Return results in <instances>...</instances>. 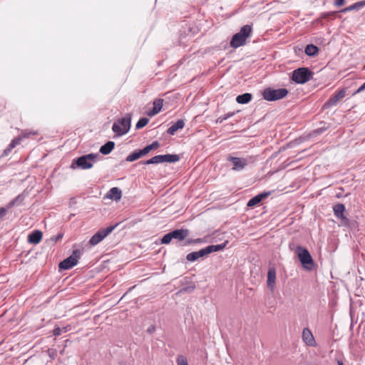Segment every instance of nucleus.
<instances>
[{"mask_svg":"<svg viewBox=\"0 0 365 365\" xmlns=\"http://www.w3.org/2000/svg\"><path fill=\"white\" fill-rule=\"evenodd\" d=\"M98 154L90 153L88 155H82L77 159H73L71 168L75 170L81 168L82 170L90 169L93 167V163L96 161Z\"/></svg>","mask_w":365,"mask_h":365,"instance_id":"nucleus-1","label":"nucleus"},{"mask_svg":"<svg viewBox=\"0 0 365 365\" xmlns=\"http://www.w3.org/2000/svg\"><path fill=\"white\" fill-rule=\"evenodd\" d=\"M227 242L216 245H209L205 248H202L197 252H192L187 255L186 259L189 262H194L200 257H204L207 255L214 252L222 250L226 246Z\"/></svg>","mask_w":365,"mask_h":365,"instance_id":"nucleus-2","label":"nucleus"},{"mask_svg":"<svg viewBox=\"0 0 365 365\" xmlns=\"http://www.w3.org/2000/svg\"><path fill=\"white\" fill-rule=\"evenodd\" d=\"M252 32V28L250 25L243 26L240 31L235 34L230 41V46L237 48L246 43V39L250 36Z\"/></svg>","mask_w":365,"mask_h":365,"instance_id":"nucleus-3","label":"nucleus"},{"mask_svg":"<svg viewBox=\"0 0 365 365\" xmlns=\"http://www.w3.org/2000/svg\"><path fill=\"white\" fill-rule=\"evenodd\" d=\"M131 115L127 114L124 118L117 120L113 125L112 130L118 135L122 136L130 128Z\"/></svg>","mask_w":365,"mask_h":365,"instance_id":"nucleus-4","label":"nucleus"},{"mask_svg":"<svg viewBox=\"0 0 365 365\" xmlns=\"http://www.w3.org/2000/svg\"><path fill=\"white\" fill-rule=\"evenodd\" d=\"M295 253L304 269L308 270L312 269L314 263L307 249L302 246H297L295 250Z\"/></svg>","mask_w":365,"mask_h":365,"instance_id":"nucleus-5","label":"nucleus"},{"mask_svg":"<svg viewBox=\"0 0 365 365\" xmlns=\"http://www.w3.org/2000/svg\"><path fill=\"white\" fill-rule=\"evenodd\" d=\"M288 93L286 88H266L262 92L263 98L268 101H274L284 98Z\"/></svg>","mask_w":365,"mask_h":365,"instance_id":"nucleus-6","label":"nucleus"},{"mask_svg":"<svg viewBox=\"0 0 365 365\" xmlns=\"http://www.w3.org/2000/svg\"><path fill=\"white\" fill-rule=\"evenodd\" d=\"M312 75V73L308 68L302 67L293 71L292 79L297 83L303 84L310 80Z\"/></svg>","mask_w":365,"mask_h":365,"instance_id":"nucleus-7","label":"nucleus"},{"mask_svg":"<svg viewBox=\"0 0 365 365\" xmlns=\"http://www.w3.org/2000/svg\"><path fill=\"white\" fill-rule=\"evenodd\" d=\"M118 224H115L113 226L108 227L102 229L97 232L91 239L89 243L91 245H96L101 242L106 237H107L113 230L118 226Z\"/></svg>","mask_w":365,"mask_h":365,"instance_id":"nucleus-8","label":"nucleus"},{"mask_svg":"<svg viewBox=\"0 0 365 365\" xmlns=\"http://www.w3.org/2000/svg\"><path fill=\"white\" fill-rule=\"evenodd\" d=\"M80 257V251L76 250L73 252L72 255L63 260L59 264V269L62 270H67L74 267Z\"/></svg>","mask_w":365,"mask_h":365,"instance_id":"nucleus-9","label":"nucleus"},{"mask_svg":"<svg viewBox=\"0 0 365 365\" xmlns=\"http://www.w3.org/2000/svg\"><path fill=\"white\" fill-rule=\"evenodd\" d=\"M227 160L232 163V170L235 171H241L247 165V160L245 158L229 156Z\"/></svg>","mask_w":365,"mask_h":365,"instance_id":"nucleus-10","label":"nucleus"},{"mask_svg":"<svg viewBox=\"0 0 365 365\" xmlns=\"http://www.w3.org/2000/svg\"><path fill=\"white\" fill-rule=\"evenodd\" d=\"M346 95V91L344 89H341L338 91L337 93L331 97L324 104V108H329L334 106H336L337 103L342 99Z\"/></svg>","mask_w":365,"mask_h":365,"instance_id":"nucleus-11","label":"nucleus"},{"mask_svg":"<svg viewBox=\"0 0 365 365\" xmlns=\"http://www.w3.org/2000/svg\"><path fill=\"white\" fill-rule=\"evenodd\" d=\"M345 207L343 204H337L334 207V213L335 216L341 220L344 225H347L349 220L344 216Z\"/></svg>","mask_w":365,"mask_h":365,"instance_id":"nucleus-12","label":"nucleus"},{"mask_svg":"<svg viewBox=\"0 0 365 365\" xmlns=\"http://www.w3.org/2000/svg\"><path fill=\"white\" fill-rule=\"evenodd\" d=\"M302 339L304 342L309 346H316L314 337L310 329L307 327L304 328L302 331Z\"/></svg>","mask_w":365,"mask_h":365,"instance_id":"nucleus-13","label":"nucleus"},{"mask_svg":"<svg viewBox=\"0 0 365 365\" xmlns=\"http://www.w3.org/2000/svg\"><path fill=\"white\" fill-rule=\"evenodd\" d=\"M158 163H175L180 160V156L176 154H166L156 155Z\"/></svg>","mask_w":365,"mask_h":365,"instance_id":"nucleus-14","label":"nucleus"},{"mask_svg":"<svg viewBox=\"0 0 365 365\" xmlns=\"http://www.w3.org/2000/svg\"><path fill=\"white\" fill-rule=\"evenodd\" d=\"M170 232L172 238L179 241L184 240L189 235V230L185 229H178Z\"/></svg>","mask_w":365,"mask_h":365,"instance_id":"nucleus-15","label":"nucleus"},{"mask_svg":"<svg viewBox=\"0 0 365 365\" xmlns=\"http://www.w3.org/2000/svg\"><path fill=\"white\" fill-rule=\"evenodd\" d=\"M122 197V191L117 187H112L106 194V197L115 201H119Z\"/></svg>","mask_w":365,"mask_h":365,"instance_id":"nucleus-16","label":"nucleus"},{"mask_svg":"<svg viewBox=\"0 0 365 365\" xmlns=\"http://www.w3.org/2000/svg\"><path fill=\"white\" fill-rule=\"evenodd\" d=\"M163 104V99H156L153 102V108L152 110L148 111V115L149 116H153L156 114H158L162 109Z\"/></svg>","mask_w":365,"mask_h":365,"instance_id":"nucleus-17","label":"nucleus"},{"mask_svg":"<svg viewBox=\"0 0 365 365\" xmlns=\"http://www.w3.org/2000/svg\"><path fill=\"white\" fill-rule=\"evenodd\" d=\"M42 239V232L39 230L32 232L28 236V242L31 244L36 245L41 242Z\"/></svg>","mask_w":365,"mask_h":365,"instance_id":"nucleus-18","label":"nucleus"},{"mask_svg":"<svg viewBox=\"0 0 365 365\" xmlns=\"http://www.w3.org/2000/svg\"><path fill=\"white\" fill-rule=\"evenodd\" d=\"M185 126L183 120H178L173 125H172L167 130L168 133L173 135L179 129H182Z\"/></svg>","mask_w":365,"mask_h":365,"instance_id":"nucleus-19","label":"nucleus"},{"mask_svg":"<svg viewBox=\"0 0 365 365\" xmlns=\"http://www.w3.org/2000/svg\"><path fill=\"white\" fill-rule=\"evenodd\" d=\"M115 143L113 141H108L106 144L100 148V152L103 155L109 154L114 148Z\"/></svg>","mask_w":365,"mask_h":365,"instance_id":"nucleus-20","label":"nucleus"},{"mask_svg":"<svg viewBox=\"0 0 365 365\" xmlns=\"http://www.w3.org/2000/svg\"><path fill=\"white\" fill-rule=\"evenodd\" d=\"M21 140V137L19 136L18 138H15L9 145L8 148L4 150V155H7L13 148H14L16 145H19Z\"/></svg>","mask_w":365,"mask_h":365,"instance_id":"nucleus-21","label":"nucleus"},{"mask_svg":"<svg viewBox=\"0 0 365 365\" xmlns=\"http://www.w3.org/2000/svg\"><path fill=\"white\" fill-rule=\"evenodd\" d=\"M275 279V271L273 269H269L267 273V287L271 289H272L274 286Z\"/></svg>","mask_w":365,"mask_h":365,"instance_id":"nucleus-22","label":"nucleus"},{"mask_svg":"<svg viewBox=\"0 0 365 365\" xmlns=\"http://www.w3.org/2000/svg\"><path fill=\"white\" fill-rule=\"evenodd\" d=\"M252 100V94L249 93H245L242 95H239L237 98L236 101L240 104H245L249 103Z\"/></svg>","mask_w":365,"mask_h":365,"instance_id":"nucleus-23","label":"nucleus"},{"mask_svg":"<svg viewBox=\"0 0 365 365\" xmlns=\"http://www.w3.org/2000/svg\"><path fill=\"white\" fill-rule=\"evenodd\" d=\"M319 51V48L314 44H309L306 46L304 52L309 56H314Z\"/></svg>","mask_w":365,"mask_h":365,"instance_id":"nucleus-24","label":"nucleus"},{"mask_svg":"<svg viewBox=\"0 0 365 365\" xmlns=\"http://www.w3.org/2000/svg\"><path fill=\"white\" fill-rule=\"evenodd\" d=\"M364 6H365V0L356 2V3L352 4V5L349 6H347L346 8L343 9L342 11L343 12L350 11H352V10H354V9L359 10V9H361Z\"/></svg>","mask_w":365,"mask_h":365,"instance_id":"nucleus-25","label":"nucleus"},{"mask_svg":"<svg viewBox=\"0 0 365 365\" xmlns=\"http://www.w3.org/2000/svg\"><path fill=\"white\" fill-rule=\"evenodd\" d=\"M141 154L139 150H135L130 155H128L126 158V161L128 162H133L138 159H139L141 157Z\"/></svg>","mask_w":365,"mask_h":365,"instance_id":"nucleus-26","label":"nucleus"},{"mask_svg":"<svg viewBox=\"0 0 365 365\" xmlns=\"http://www.w3.org/2000/svg\"><path fill=\"white\" fill-rule=\"evenodd\" d=\"M359 304V305H361V302L359 300V302H355L354 300H353V298H350V309H349V314H350V316L352 317V316L354 314V313L356 312V304Z\"/></svg>","mask_w":365,"mask_h":365,"instance_id":"nucleus-27","label":"nucleus"},{"mask_svg":"<svg viewBox=\"0 0 365 365\" xmlns=\"http://www.w3.org/2000/svg\"><path fill=\"white\" fill-rule=\"evenodd\" d=\"M149 122V119L147 118H141L136 123V129H140L145 127Z\"/></svg>","mask_w":365,"mask_h":365,"instance_id":"nucleus-28","label":"nucleus"},{"mask_svg":"<svg viewBox=\"0 0 365 365\" xmlns=\"http://www.w3.org/2000/svg\"><path fill=\"white\" fill-rule=\"evenodd\" d=\"M260 202H261V200H259V197L257 195H256V196L253 197L252 198H251L248 201L247 205L248 207H253V206L259 204Z\"/></svg>","mask_w":365,"mask_h":365,"instance_id":"nucleus-29","label":"nucleus"},{"mask_svg":"<svg viewBox=\"0 0 365 365\" xmlns=\"http://www.w3.org/2000/svg\"><path fill=\"white\" fill-rule=\"evenodd\" d=\"M37 134H38L37 131H31V130L29 131L27 130H25L21 132L20 137H21V139H22V138H29L31 135H36Z\"/></svg>","mask_w":365,"mask_h":365,"instance_id":"nucleus-30","label":"nucleus"},{"mask_svg":"<svg viewBox=\"0 0 365 365\" xmlns=\"http://www.w3.org/2000/svg\"><path fill=\"white\" fill-rule=\"evenodd\" d=\"M172 240H173V238H172L171 232H169V233L165 235L162 237L161 243L167 245V244H169L171 242Z\"/></svg>","mask_w":365,"mask_h":365,"instance_id":"nucleus-31","label":"nucleus"},{"mask_svg":"<svg viewBox=\"0 0 365 365\" xmlns=\"http://www.w3.org/2000/svg\"><path fill=\"white\" fill-rule=\"evenodd\" d=\"M141 163L143 165L158 164V158H156V155L153 157L152 158L148 160H145V161H143V162H141Z\"/></svg>","mask_w":365,"mask_h":365,"instance_id":"nucleus-32","label":"nucleus"},{"mask_svg":"<svg viewBox=\"0 0 365 365\" xmlns=\"http://www.w3.org/2000/svg\"><path fill=\"white\" fill-rule=\"evenodd\" d=\"M234 115V113H229L227 114H225V115L223 116H220L217 118V123H222L224 120H227V118H229L230 117Z\"/></svg>","mask_w":365,"mask_h":365,"instance_id":"nucleus-33","label":"nucleus"},{"mask_svg":"<svg viewBox=\"0 0 365 365\" xmlns=\"http://www.w3.org/2000/svg\"><path fill=\"white\" fill-rule=\"evenodd\" d=\"M177 362L178 365H188L187 359L182 356L178 357Z\"/></svg>","mask_w":365,"mask_h":365,"instance_id":"nucleus-34","label":"nucleus"},{"mask_svg":"<svg viewBox=\"0 0 365 365\" xmlns=\"http://www.w3.org/2000/svg\"><path fill=\"white\" fill-rule=\"evenodd\" d=\"M63 237V234L59 233L57 235L52 236L50 239L53 243H56Z\"/></svg>","mask_w":365,"mask_h":365,"instance_id":"nucleus-35","label":"nucleus"},{"mask_svg":"<svg viewBox=\"0 0 365 365\" xmlns=\"http://www.w3.org/2000/svg\"><path fill=\"white\" fill-rule=\"evenodd\" d=\"M204 240L201 238H197V239H195L194 240H187V242H185V245H188L191 243H202L203 242Z\"/></svg>","mask_w":365,"mask_h":365,"instance_id":"nucleus-36","label":"nucleus"},{"mask_svg":"<svg viewBox=\"0 0 365 365\" xmlns=\"http://www.w3.org/2000/svg\"><path fill=\"white\" fill-rule=\"evenodd\" d=\"M150 150L157 149L159 147V143L158 141H153L150 145H148Z\"/></svg>","mask_w":365,"mask_h":365,"instance_id":"nucleus-37","label":"nucleus"},{"mask_svg":"<svg viewBox=\"0 0 365 365\" xmlns=\"http://www.w3.org/2000/svg\"><path fill=\"white\" fill-rule=\"evenodd\" d=\"M61 329L58 327H56L53 330V334L55 336H60L61 334Z\"/></svg>","mask_w":365,"mask_h":365,"instance_id":"nucleus-38","label":"nucleus"},{"mask_svg":"<svg viewBox=\"0 0 365 365\" xmlns=\"http://www.w3.org/2000/svg\"><path fill=\"white\" fill-rule=\"evenodd\" d=\"M269 195H270V192H264L257 195V196L259 197V200L262 201L263 199L266 198Z\"/></svg>","mask_w":365,"mask_h":365,"instance_id":"nucleus-39","label":"nucleus"},{"mask_svg":"<svg viewBox=\"0 0 365 365\" xmlns=\"http://www.w3.org/2000/svg\"><path fill=\"white\" fill-rule=\"evenodd\" d=\"M139 151H140L141 155L143 156V155L148 154L151 150H150L149 147L147 145L143 149L140 150Z\"/></svg>","mask_w":365,"mask_h":365,"instance_id":"nucleus-40","label":"nucleus"},{"mask_svg":"<svg viewBox=\"0 0 365 365\" xmlns=\"http://www.w3.org/2000/svg\"><path fill=\"white\" fill-rule=\"evenodd\" d=\"M7 210L4 207H0V220L6 215Z\"/></svg>","mask_w":365,"mask_h":365,"instance_id":"nucleus-41","label":"nucleus"},{"mask_svg":"<svg viewBox=\"0 0 365 365\" xmlns=\"http://www.w3.org/2000/svg\"><path fill=\"white\" fill-rule=\"evenodd\" d=\"M155 331V326L152 324L150 325L148 329H147V332L150 334H152L153 333H154Z\"/></svg>","mask_w":365,"mask_h":365,"instance_id":"nucleus-42","label":"nucleus"},{"mask_svg":"<svg viewBox=\"0 0 365 365\" xmlns=\"http://www.w3.org/2000/svg\"><path fill=\"white\" fill-rule=\"evenodd\" d=\"M365 90V82L356 90L355 93H360Z\"/></svg>","mask_w":365,"mask_h":365,"instance_id":"nucleus-43","label":"nucleus"},{"mask_svg":"<svg viewBox=\"0 0 365 365\" xmlns=\"http://www.w3.org/2000/svg\"><path fill=\"white\" fill-rule=\"evenodd\" d=\"M345 0H336L335 5L337 6H341L344 4Z\"/></svg>","mask_w":365,"mask_h":365,"instance_id":"nucleus-44","label":"nucleus"},{"mask_svg":"<svg viewBox=\"0 0 365 365\" xmlns=\"http://www.w3.org/2000/svg\"><path fill=\"white\" fill-rule=\"evenodd\" d=\"M324 131V129L323 128H319V129H317L314 132L317 134H320L322 133V132Z\"/></svg>","mask_w":365,"mask_h":365,"instance_id":"nucleus-45","label":"nucleus"},{"mask_svg":"<svg viewBox=\"0 0 365 365\" xmlns=\"http://www.w3.org/2000/svg\"><path fill=\"white\" fill-rule=\"evenodd\" d=\"M18 198H16L15 200H14L13 201H11L10 203H9V207H12L15 205L16 203V201L17 200Z\"/></svg>","mask_w":365,"mask_h":365,"instance_id":"nucleus-46","label":"nucleus"},{"mask_svg":"<svg viewBox=\"0 0 365 365\" xmlns=\"http://www.w3.org/2000/svg\"><path fill=\"white\" fill-rule=\"evenodd\" d=\"M190 289H191L190 287L185 288V289H180V293L182 294L183 291L187 292V290H190Z\"/></svg>","mask_w":365,"mask_h":365,"instance_id":"nucleus-47","label":"nucleus"},{"mask_svg":"<svg viewBox=\"0 0 365 365\" xmlns=\"http://www.w3.org/2000/svg\"><path fill=\"white\" fill-rule=\"evenodd\" d=\"M337 364H338V365H344V364L341 361H338Z\"/></svg>","mask_w":365,"mask_h":365,"instance_id":"nucleus-48","label":"nucleus"},{"mask_svg":"<svg viewBox=\"0 0 365 365\" xmlns=\"http://www.w3.org/2000/svg\"><path fill=\"white\" fill-rule=\"evenodd\" d=\"M128 292H126L125 293H124V294H123V296H122V297H125L128 294Z\"/></svg>","mask_w":365,"mask_h":365,"instance_id":"nucleus-49","label":"nucleus"}]
</instances>
